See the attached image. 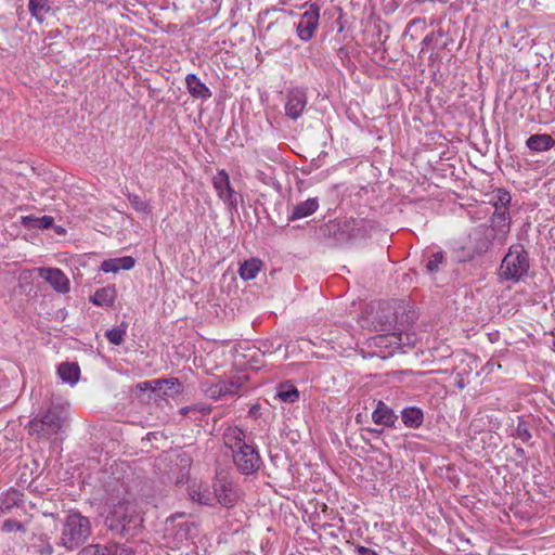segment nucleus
<instances>
[{
    "instance_id": "f257e3e1",
    "label": "nucleus",
    "mask_w": 555,
    "mask_h": 555,
    "mask_svg": "<svg viewBox=\"0 0 555 555\" xmlns=\"http://www.w3.org/2000/svg\"><path fill=\"white\" fill-rule=\"evenodd\" d=\"M224 446L231 450L233 464L242 475L257 473L262 460L253 439L247 438L246 433L237 426H229L222 435Z\"/></svg>"
},
{
    "instance_id": "f03ea898",
    "label": "nucleus",
    "mask_w": 555,
    "mask_h": 555,
    "mask_svg": "<svg viewBox=\"0 0 555 555\" xmlns=\"http://www.w3.org/2000/svg\"><path fill=\"white\" fill-rule=\"evenodd\" d=\"M364 219L330 220L319 227L318 236L331 245H343L365 235Z\"/></svg>"
},
{
    "instance_id": "7ed1b4c3",
    "label": "nucleus",
    "mask_w": 555,
    "mask_h": 555,
    "mask_svg": "<svg viewBox=\"0 0 555 555\" xmlns=\"http://www.w3.org/2000/svg\"><path fill=\"white\" fill-rule=\"evenodd\" d=\"M141 518L134 505L128 500H120L114 504L105 518V526L114 534L120 538L133 535L140 526Z\"/></svg>"
},
{
    "instance_id": "20e7f679",
    "label": "nucleus",
    "mask_w": 555,
    "mask_h": 555,
    "mask_svg": "<svg viewBox=\"0 0 555 555\" xmlns=\"http://www.w3.org/2000/svg\"><path fill=\"white\" fill-rule=\"evenodd\" d=\"M530 270L528 250L520 243L509 246L499 267V278L502 281L518 283L526 279Z\"/></svg>"
},
{
    "instance_id": "39448f33",
    "label": "nucleus",
    "mask_w": 555,
    "mask_h": 555,
    "mask_svg": "<svg viewBox=\"0 0 555 555\" xmlns=\"http://www.w3.org/2000/svg\"><path fill=\"white\" fill-rule=\"evenodd\" d=\"M66 417V410L60 404L52 403L44 412L30 420L26 428L29 435L38 439H49L62 430Z\"/></svg>"
},
{
    "instance_id": "423d86ee",
    "label": "nucleus",
    "mask_w": 555,
    "mask_h": 555,
    "mask_svg": "<svg viewBox=\"0 0 555 555\" xmlns=\"http://www.w3.org/2000/svg\"><path fill=\"white\" fill-rule=\"evenodd\" d=\"M91 534L88 517L72 511L65 518L61 534V545L74 550L82 545Z\"/></svg>"
},
{
    "instance_id": "0eeeda50",
    "label": "nucleus",
    "mask_w": 555,
    "mask_h": 555,
    "mask_svg": "<svg viewBox=\"0 0 555 555\" xmlns=\"http://www.w3.org/2000/svg\"><path fill=\"white\" fill-rule=\"evenodd\" d=\"M371 324L376 332L385 334L377 337L378 344L389 341V344H401V336L392 333L397 324V313L389 304H379L377 310L371 317Z\"/></svg>"
},
{
    "instance_id": "6e6552de",
    "label": "nucleus",
    "mask_w": 555,
    "mask_h": 555,
    "mask_svg": "<svg viewBox=\"0 0 555 555\" xmlns=\"http://www.w3.org/2000/svg\"><path fill=\"white\" fill-rule=\"evenodd\" d=\"M212 185L218 197L230 208L236 210L238 199L242 197L231 185L230 177L224 169H221L212 178Z\"/></svg>"
},
{
    "instance_id": "1a4fd4ad",
    "label": "nucleus",
    "mask_w": 555,
    "mask_h": 555,
    "mask_svg": "<svg viewBox=\"0 0 555 555\" xmlns=\"http://www.w3.org/2000/svg\"><path fill=\"white\" fill-rule=\"evenodd\" d=\"M320 20V5L311 3L309 9L300 16V21L296 25V33L301 41L308 42L315 34Z\"/></svg>"
},
{
    "instance_id": "9d476101",
    "label": "nucleus",
    "mask_w": 555,
    "mask_h": 555,
    "mask_svg": "<svg viewBox=\"0 0 555 555\" xmlns=\"http://www.w3.org/2000/svg\"><path fill=\"white\" fill-rule=\"evenodd\" d=\"M212 498L227 508L234 506L238 499L235 485L227 478L218 479L214 483Z\"/></svg>"
},
{
    "instance_id": "9b49d317",
    "label": "nucleus",
    "mask_w": 555,
    "mask_h": 555,
    "mask_svg": "<svg viewBox=\"0 0 555 555\" xmlns=\"http://www.w3.org/2000/svg\"><path fill=\"white\" fill-rule=\"evenodd\" d=\"M307 92L302 88H293L288 90L285 103V114L292 119H297L304 113L307 106Z\"/></svg>"
},
{
    "instance_id": "f8f14e48",
    "label": "nucleus",
    "mask_w": 555,
    "mask_h": 555,
    "mask_svg": "<svg viewBox=\"0 0 555 555\" xmlns=\"http://www.w3.org/2000/svg\"><path fill=\"white\" fill-rule=\"evenodd\" d=\"M496 240V234L486 224H480L474 229L472 234L473 249L477 255L486 254Z\"/></svg>"
},
{
    "instance_id": "ddd939ff",
    "label": "nucleus",
    "mask_w": 555,
    "mask_h": 555,
    "mask_svg": "<svg viewBox=\"0 0 555 555\" xmlns=\"http://www.w3.org/2000/svg\"><path fill=\"white\" fill-rule=\"evenodd\" d=\"M39 276L46 280L55 292L66 294L70 289V282L59 268H39Z\"/></svg>"
},
{
    "instance_id": "4468645a",
    "label": "nucleus",
    "mask_w": 555,
    "mask_h": 555,
    "mask_svg": "<svg viewBox=\"0 0 555 555\" xmlns=\"http://www.w3.org/2000/svg\"><path fill=\"white\" fill-rule=\"evenodd\" d=\"M488 225L496 234V241L500 244H505L506 237L511 231L512 218L509 212H493L489 219Z\"/></svg>"
},
{
    "instance_id": "2eb2a0df",
    "label": "nucleus",
    "mask_w": 555,
    "mask_h": 555,
    "mask_svg": "<svg viewBox=\"0 0 555 555\" xmlns=\"http://www.w3.org/2000/svg\"><path fill=\"white\" fill-rule=\"evenodd\" d=\"M372 420L376 425L396 427L398 415L385 402L379 400L372 413Z\"/></svg>"
},
{
    "instance_id": "dca6fc26",
    "label": "nucleus",
    "mask_w": 555,
    "mask_h": 555,
    "mask_svg": "<svg viewBox=\"0 0 555 555\" xmlns=\"http://www.w3.org/2000/svg\"><path fill=\"white\" fill-rule=\"evenodd\" d=\"M185 85L192 98L207 100L212 95L209 88L195 74L186 75Z\"/></svg>"
},
{
    "instance_id": "f3484780",
    "label": "nucleus",
    "mask_w": 555,
    "mask_h": 555,
    "mask_svg": "<svg viewBox=\"0 0 555 555\" xmlns=\"http://www.w3.org/2000/svg\"><path fill=\"white\" fill-rule=\"evenodd\" d=\"M180 518H184V514L171 515L167 519V522H171L172 524V529L175 530V538L178 541L182 542V541L188 540L189 538H191L193 535V531L195 530V526H194L193 522L188 521V520H183V521L175 524L176 520L180 519Z\"/></svg>"
},
{
    "instance_id": "a211bd4d",
    "label": "nucleus",
    "mask_w": 555,
    "mask_h": 555,
    "mask_svg": "<svg viewBox=\"0 0 555 555\" xmlns=\"http://www.w3.org/2000/svg\"><path fill=\"white\" fill-rule=\"evenodd\" d=\"M319 208V201L317 197H310L304 202L296 204L291 214L288 215V221H295L301 218L311 216Z\"/></svg>"
},
{
    "instance_id": "6ab92c4d",
    "label": "nucleus",
    "mask_w": 555,
    "mask_h": 555,
    "mask_svg": "<svg viewBox=\"0 0 555 555\" xmlns=\"http://www.w3.org/2000/svg\"><path fill=\"white\" fill-rule=\"evenodd\" d=\"M511 203L512 195L504 188H496L490 194L489 204L494 207V212H509Z\"/></svg>"
},
{
    "instance_id": "aec40b11",
    "label": "nucleus",
    "mask_w": 555,
    "mask_h": 555,
    "mask_svg": "<svg viewBox=\"0 0 555 555\" xmlns=\"http://www.w3.org/2000/svg\"><path fill=\"white\" fill-rule=\"evenodd\" d=\"M117 297V291L115 285H107L99 288L90 296V301L99 307L109 308L114 305Z\"/></svg>"
},
{
    "instance_id": "412c9836",
    "label": "nucleus",
    "mask_w": 555,
    "mask_h": 555,
    "mask_svg": "<svg viewBox=\"0 0 555 555\" xmlns=\"http://www.w3.org/2000/svg\"><path fill=\"white\" fill-rule=\"evenodd\" d=\"M23 496L24 494L15 489H10L2 493L0 495V513L7 514L12 508L22 506L24 503Z\"/></svg>"
},
{
    "instance_id": "4be33fe9",
    "label": "nucleus",
    "mask_w": 555,
    "mask_h": 555,
    "mask_svg": "<svg viewBox=\"0 0 555 555\" xmlns=\"http://www.w3.org/2000/svg\"><path fill=\"white\" fill-rule=\"evenodd\" d=\"M526 145L533 152H544L555 145V140L547 133H537L527 139Z\"/></svg>"
},
{
    "instance_id": "5701e85b",
    "label": "nucleus",
    "mask_w": 555,
    "mask_h": 555,
    "mask_svg": "<svg viewBox=\"0 0 555 555\" xmlns=\"http://www.w3.org/2000/svg\"><path fill=\"white\" fill-rule=\"evenodd\" d=\"M424 258H426L424 260L426 272L431 275L439 272L447 264V254L442 250L426 253Z\"/></svg>"
},
{
    "instance_id": "b1692460",
    "label": "nucleus",
    "mask_w": 555,
    "mask_h": 555,
    "mask_svg": "<svg viewBox=\"0 0 555 555\" xmlns=\"http://www.w3.org/2000/svg\"><path fill=\"white\" fill-rule=\"evenodd\" d=\"M401 420L406 427L420 428L424 422L423 410L417 406H408L401 411Z\"/></svg>"
},
{
    "instance_id": "393cba45",
    "label": "nucleus",
    "mask_w": 555,
    "mask_h": 555,
    "mask_svg": "<svg viewBox=\"0 0 555 555\" xmlns=\"http://www.w3.org/2000/svg\"><path fill=\"white\" fill-rule=\"evenodd\" d=\"M57 374L64 383L74 385L79 379L80 369L77 363L63 362L57 367Z\"/></svg>"
},
{
    "instance_id": "a878e982",
    "label": "nucleus",
    "mask_w": 555,
    "mask_h": 555,
    "mask_svg": "<svg viewBox=\"0 0 555 555\" xmlns=\"http://www.w3.org/2000/svg\"><path fill=\"white\" fill-rule=\"evenodd\" d=\"M22 224L27 229H50L54 224L51 216L36 217L34 215L22 217Z\"/></svg>"
},
{
    "instance_id": "bb28decb",
    "label": "nucleus",
    "mask_w": 555,
    "mask_h": 555,
    "mask_svg": "<svg viewBox=\"0 0 555 555\" xmlns=\"http://www.w3.org/2000/svg\"><path fill=\"white\" fill-rule=\"evenodd\" d=\"M28 10L30 15L41 24L44 21V14L51 10V2L49 0H29Z\"/></svg>"
},
{
    "instance_id": "cd10ccee",
    "label": "nucleus",
    "mask_w": 555,
    "mask_h": 555,
    "mask_svg": "<svg viewBox=\"0 0 555 555\" xmlns=\"http://www.w3.org/2000/svg\"><path fill=\"white\" fill-rule=\"evenodd\" d=\"M261 264V261L256 258L246 260L240 266L238 274L245 281L253 280L260 271Z\"/></svg>"
},
{
    "instance_id": "c85d7f7f",
    "label": "nucleus",
    "mask_w": 555,
    "mask_h": 555,
    "mask_svg": "<svg viewBox=\"0 0 555 555\" xmlns=\"http://www.w3.org/2000/svg\"><path fill=\"white\" fill-rule=\"evenodd\" d=\"M276 397L286 403H294L299 399L298 389L291 383H283L279 386Z\"/></svg>"
},
{
    "instance_id": "c756f323",
    "label": "nucleus",
    "mask_w": 555,
    "mask_h": 555,
    "mask_svg": "<svg viewBox=\"0 0 555 555\" xmlns=\"http://www.w3.org/2000/svg\"><path fill=\"white\" fill-rule=\"evenodd\" d=\"M201 389L204 395L210 399L217 400L227 396V387L221 382L210 383L204 382L201 384Z\"/></svg>"
},
{
    "instance_id": "7c9ffc66",
    "label": "nucleus",
    "mask_w": 555,
    "mask_h": 555,
    "mask_svg": "<svg viewBox=\"0 0 555 555\" xmlns=\"http://www.w3.org/2000/svg\"><path fill=\"white\" fill-rule=\"evenodd\" d=\"M159 383H162L160 391L164 397H175L180 395L183 390L182 384L176 377L159 379Z\"/></svg>"
},
{
    "instance_id": "2f4dec72",
    "label": "nucleus",
    "mask_w": 555,
    "mask_h": 555,
    "mask_svg": "<svg viewBox=\"0 0 555 555\" xmlns=\"http://www.w3.org/2000/svg\"><path fill=\"white\" fill-rule=\"evenodd\" d=\"M517 426L512 430L511 437L520 439L524 443H527L532 438L529 423L522 417H517Z\"/></svg>"
},
{
    "instance_id": "473e14b6",
    "label": "nucleus",
    "mask_w": 555,
    "mask_h": 555,
    "mask_svg": "<svg viewBox=\"0 0 555 555\" xmlns=\"http://www.w3.org/2000/svg\"><path fill=\"white\" fill-rule=\"evenodd\" d=\"M127 327L128 324L126 322H121L119 326L107 330L105 332V337L111 344L118 346L124 341Z\"/></svg>"
},
{
    "instance_id": "72a5a7b5",
    "label": "nucleus",
    "mask_w": 555,
    "mask_h": 555,
    "mask_svg": "<svg viewBox=\"0 0 555 555\" xmlns=\"http://www.w3.org/2000/svg\"><path fill=\"white\" fill-rule=\"evenodd\" d=\"M190 498L192 501L199 503L201 505L211 506L214 498L208 490L192 489L190 491Z\"/></svg>"
},
{
    "instance_id": "f704fd0d",
    "label": "nucleus",
    "mask_w": 555,
    "mask_h": 555,
    "mask_svg": "<svg viewBox=\"0 0 555 555\" xmlns=\"http://www.w3.org/2000/svg\"><path fill=\"white\" fill-rule=\"evenodd\" d=\"M160 389H162V383H159V379L142 382V383L137 384V386H135L137 395H140L145 391L154 392V391L160 390Z\"/></svg>"
},
{
    "instance_id": "c9c22d12",
    "label": "nucleus",
    "mask_w": 555,
    "mask_h": 555,
    "mask_svg": "<svg viewBox=\"0 0 555 555\" xmlns=\"http://www.w3.org/2000/svg\"><path fill=\"white\" fill-rule=\"evenodd\" d=\"M128 201L132 208L139 212H147L149 204L137 194H129Z\"/></svg>"
},
{
    "instance_id": "e433bc0d",
    "label": "nucleus",
    "mask_w": 555,
    "mask_h": 555,
    "mask_svg": "<svg viewBox=\"0 0 555 555\" xmlns=\"http://www.w3.org/2000/svg\"><path fill=\"white\" fill-rule=\"evenodd\" d=\"M106 545L90 544L81 548L78 555H107Z\"/></svg>"
},
{
    "instance_id": "4c0bfd02",
    "label": "nucleus",
    "mask_w": 555,
    "mask_h": 555,
    "mask_svg": "<svg viewBox=\"0 0 555 555\" xmlns=\"http://www.w3.org/2000/svg\"><path fill=\"white\" fill-rule=\"evenodd\" d=\"M1 530L7 533H10L13 531H21L24 533L26 531L24 525L14 519L4 520L3 524L1 525Z\"/></svg>"
},
{
    "instance_id": "58836bf2",
    "label": "nucleus",
    "mask_w": 555,
    "mask_h": 555,
    "mask_svg": "<svg viewBox=\"0 0 555 555\" xmlns=\"http://www.w3.org/2000/svg\"><path fill=\"white\" fill-rule=\"evenodd\" d=\"M107 555H134L133 551L121 544L106 545Z\"/></svg>"
},
{
    "instance_id": "ea45409f",
    "label": "nucleus",
    "mask_w": 555,
    "mask_h": 555,
    "mask_svg": "<svg viewBox=\"0 0 555 555\" xmlns=\"http://www.w3.org/2000/svg\"><path fill=\"white\" fill-rule=\"evenodd\" d=\"M221 383L227 387V395H236L240 388L243 386V383L240 380V378L222 380Z\"/></svg>"
},
{
    "instance_id": "a19ab883",
    "label": "nucleus",
    "mask_w": 555,
    "mask_h": 555,
    "mask_svg": "<svg viewBox=\"0 0 555 555\" xmlns=\"http://www.w3.org/2000/svg\"><path fill=\"white\" fill-rule=\"evenodd\" d=\"M116 264H117V267H119V270L120 269L130 270L134 267L135 260L131 256H124V257L117 258Z\"/></svg>"
},
{
    "instance_id": "79ce46f5",
    "label": "nucleus",
    "mask_w": 555,
    "mask_h": 555,
    "mask_svg": "<svg viewBox=\"0 0 555 555\" xmlns=\"http://www.w3.org/2000/svg\"><path fill=\"white\" fill-rule=\"evenodd\" d=\"M191 406L193 408L192 412H193V417L195 420L197 418V414L205 416L211 412V408L205 403H195V404H192Z\"/></svg>"
},
{
    "instance_id": "37998d69",
    "label": "nucleus",
    "mask_w": 555,
    "mask_h": 555,
    "mask_svg": "<svg viewBox=\"0 0 555 555\" xmlns=\"http://www.w3.org/2000/svg\"><path fill=\"white\" fill-rule=\"evenodd\" d=\"M116 261H117V258L104 260L101 263V270L105 273H109V272L117 273L119 271V267H117Z\"/></svg>"
},
{
    "instance_id": "c03bdc74",
    "label": "nucleus",
    "mask_w": 555,
    "mask_h": 555,
    "mask_svg": "<svg viewBox=\"0 0 555 555\" xmlns=\"http://www.w3.org/2000/svg\"><path fill=\"white\" fill-rule=\"evenodd\" d=\"M354 554L356 555H379L376 551L363 546V545H356L354 547Z\"/></svg>"
},
{
    "instance_id": "a18cd8bd",
    "label": "nucleus",
    "mask_w": 555,
    "mask_h": 555,
    "mask_svg": "<svg viewBox=\"0 0 555 555\" xmlns=\"http://www.w3.org/2000/svg\"><path fill=\"white\" fill-rule=\"evenodd\" d=\"M515 455H516V457H518V459L522 460L525 463H527L528 457L526 455V451L524 448L515 446Z\"/></svg>"
},
{
    "instance_id": "49530a36",
    "label": "nucleus",
    "mask_w": 555,
    "mask_h": 555,
    "mask_svg": "<svg viewBox=\"0 0 555 555\" xmlns=\"http://www.w3.org/2000/svg\"><path fill=\"white\" fill-rule=\"evenodd\" d=\"M434 38H435V33L434 31H431L430 34L425 36V38L422 40V51L424 50L425 47H427V46L433 43Z\"/></svg>"
},
{
    "instance_id": "de8ad7c7",
    "label": "nucleus",
    "mask_w": 555,
    "mask_h": 555,
    "mask_svg": "<svg viewBox=\"0 0 555 555\" xmlns=\"http://www.w3.org/2000/svg\"><path fill=\"white\" fill-rule=\"evenodd\" d=\"M192 409L193 408L191 405L183 406L180 409V414H182L184 416H193Z\"/></svg>"
},
{
    "instance_id": "09e8293b",
    "label": "nucleus",
    "mask_w": 555,
    "mask_h": 555,
    "mask_svg": "<svg viewBox=\"0 0 555 555\" xmlns=\"http://www.w3.org/2000/svg\"><path fill=\"white\" fill-rule=\"evenodd\" d=\"M337 56L340 59L348 57V50L344 47L339 48L337 51Z\"/></svg>"
},
{
    "instance_id": "8fccbe9b",
    "label": "nucleus",
    "mask_w": 555,
    "mask_h": 555,
    "mask_svg": "<svg viewBox=\"0 0 555 555\" xmlns=\"http://www.w3.org/2000/svg\"><path fill=\"white\" fill-rule=\"evenodd\" d=\"M371 431H373V433H377V434H380V433H382V430H378V429H372Z\"/></svg>"
},
{
    "instance_id": "3c124183",
    "label": "nucleus",
    "mask_w": 555,
    "mask_h": 555,
    "mask_svg": "<svg viewBox=\"0 0 555 555\" xmlns=\"http://www.w3.org/2000/svg\"><path fill=\"white\" fill-rule=\"evenodd\" d=\"M289 555H295V554H289Z\"/></svg>"
}]
</instances>
